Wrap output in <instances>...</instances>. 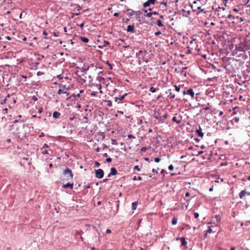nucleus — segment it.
Listing matches in <instances>:
<instances>
[{"label":"nucleus","instance_id":"nucleus-1","mask_svg":"<svg viewBox=\"0 0 250 250\" xmlns=\"http://www.w3.org/2000/svg\"><path fill=\"white\" fill-rule=\"evenodd\" d=\"M63 174L66 176V180H72L73 178V174L72 170L68 167L66 168L63 171Z\"/></svg>","mask_w":250,"mask_h":250},{"label":"nucleus","instance_id":"nucleus-2","mask_svg":"<svg viewBox=\"0 0 250 250\" xmlns=\"http://www.w3.org/2000/svg\"><path fill=\"white\" fill-rule=\"evenodd\" d=\"M216 11L218 12V16H219L220 18H230L231 17V15L230 14H222L221 12L225 11V9L224 7H221L219 6L216 9Z\"/></svg>","mask_w":250,"mask_h":250},{"label":"nucleus","instance_id":"nucleus-3","mask_svg":"<svg viewBox=\"0 0 250 250\" xmlns=\"http://www.w3.org/2000/svg\"><path fill=\"white\" fill-rule=\"evenodd\" d=\"M236 49L238 51L245 52L247 48L245 44V42H241L236 45Z\"/></svg>","mask_w":250,"mask_h":250},{"label":"nucleus","instance_id":"nucleus-4","mask_svg":"<svg viewBox=\"0 0 250 250\" xmlns=\"http://www.w3.org/2000/svg\"><path fill=\"white\" fill-rule=\"evenodd\" d=\"M168 114L166 113L163 116H161L159 114L155 115L154 118L159 120V122L163 123L165 122L166 119L167 118Z\"/></svg>","mask_w":250,"mask_h":250},{"label":"nucleus","instance_id":"nucleus-5","mask_svg":"<svg viewBox=\"0 0 250 250\" xmlns=\"http://www.w3.org/2000/svg\"><path fill=\"white\" fill-rule=\"evenodd\" d=\"M104 172L102 169L99 168L95 170V176L99 179L102 178L104 176Z\"/></svg>","mask_w":250,"mask_h":250},{"label":"nucleus","instance_id":"nucleus-6","mask_svg":"<svg viewBox=\"0 0 250 250\" xmlns=\"http://www.w3.org/2000/svg\"><path fill=\"white\" fill-rule=\"evenodd\" d=\"M184 95H188L191 96L192 98L194 97V92L192 88H189L187 90H184L183 92Z\"/></svg>","mask_w":250,"mask_h":250},{"label":"nucleus","instance_id":"nucleus-7","mask_svg":"<svg viewBox=\"0 0 250 250\" xmlns=\"http://www.w3.org/2000/svg\"><path fill=\"white\" fill-rule=\"evenodd\" d=\"M59 89L58 91V94L60 95L62 93H66L65 90H68V88L66 87L65 85L60 84L59 85Z\"/></svg>","mask_w":250,"mask_h":250},{"label":"nucleus","instance_id":"nucleus-8","mask_svg":"<svg viewBox=\"0 0 250 250\" xmlns=\"http://www.w3.org/2000/svg\"><path fill=\"white\" fill-rule=\"evenodd\" d=\"M246 195H250V193L246 191V189L242 190L239 194V196L240 199H242L243 197Z\"/></svg>","mask_w":250,"mask_h":250},{"label":"nucleus","instance_id":"nucleus-9","mask_svg":"<svg viewBox=\"0 0 250 250\" xmlns=\"http://www.w3.org/2000/svg\"><path fill=\"white\" fill-rule=\"evenodd\" d=\"M127 95V93H125L123 95H122V96H121L120 97H119V98H117V97H115L114 98V101L115 102L117 103L118 104H119V103H121V101H122L124 99V98H125V97Z\"/></svg>","mask_w":250,"mask_h":250},{"label":"nucleus","instance_id":"nucleus-10","mask_svg":"<svg viewBox=\"0 0 250 250\" xmlns=\"http://www.w3.org/2000/svg\"><path fill=\"white\" fill-rule=\"evenodd\" d=\"M176 240H180V241L181 242L182 246H185L186 249L188 248V247L187 246V242L185 237H178L176 238Z\"/></svg>","mask_w":250,"mask_h":250},{"label":"nucleus","instance_id":"nucleus-11","mask_svg":"<svg viewBox=\"0 0 250 250\" xmlns=\"http://www.w3.org/2000/svg\"><path fill=\"white\" fill-rule=\"evenodd\" d=\"M156 0H148L147 1L144 3L143 6L144 7H147L150 4H154L155 3Z\"/></svg>","mask_w":250,"mask_h":250},{"label":"nucleus","instance_id":"nucleus-12","mask_svg":"<svg viewBox=\"0 0 250 250\" xmlns=\"http://www.w3.org/2000/svg\"><path fill=\"white\" fill-rule=\"evenodd\" d=\"M117 173V170L115 167H111L110 172L108 174L107 177H110L111 175H115Z\"/></svg>","mask_w":250,"mask_h":250},{"label":"nucleus","instance_id":"nucleus-13","mask_svg":"<svg viewBox=\"0 0 250 250\" xmlns=\"http://www.w3.org/2000/svg\"><path fill=\"white\" fill-rule=\"evenodd\" d=\"M62 187L64 188H70V189H72L73 188V183H68L66 184H63L62 185Z\"/></svg>","mask_w":250,"mask_h":250},{"label":"nucleus","instance_id":"nucleus-14","mask_svg":"<svg viewBox=\"0 0 250 250\" xmlns=\"http://www.w3.org/2000/svg\"><path fill=\"white\" fill-rule=\"evenodd\" d=\"M134 30V25L133 24L129 25L127 27L126 31L128 32H133Z\"/></svg>","mask_w":250,"mask_h":250},{"label":"nucleus","instance_id":"nucleus-15","mask_svg":"<svg viewBox=\"0 0 250 250\" xmlns=\"http://www.w3.org/2000/svg\"><path fill=\"white\" fill-rule=\"evenodd\" d=\"M196 132L199 136L201 137H203L204 136V134L202 132L201 127H199V128L198 129H197Z\"/></svg>","mask_w":250,"mask_h":250},{"label":"nucleus","instance_id":"nucleus-16","mask_svg":"<svg viewBox=\"0 0 250 250\" xmlns=\"http://www.w3.org/2000/svg\"><path fill=\"white\" fill-rule=\"evenodd\" d=\"M60 115H61L60 113L58 111H55L53 113V117L55 119L59 118Z\"/></svg>","mask_w":250,"mask_h":250},{"label":"nucleus","instance_id":"nucleus-17","mask_svg":"<svg viewBox=\"0 0 250 250\" xmlns=\"http://www.w3.org/2000/svg\"><path fill=\"white\" fill-rule=\"evenodd\" d=\"M172 121L176 123L177 124L179 125L181 123V120L180 119L177 120V117L174 116L172 119Z\"/></svg>","mask_w":250,"mask_h":250},{"label":"nucleus","instance_id":"nucleus-18","mask_svg":"<svg viewBox=\"0 0 250 250\" xmlns=\"http://www.w3.org/2000/svg\"><path fill=\"white\" fill-rule=\"evenodd\" d=\"M138 205V202H133L131 204V208L133 210H135L136 209Z\"/></svg>","mask_w":250,"mask_h":250},{"label":"nucleus","instance_id":"nucleus-19","mask_svg":"<svg viewBox=\"0 0 250 250\" xmlns=\"http://www.w3.org/2000/svg\"><path fill=\"white\" fill-rule=\"evenodd\" d=\"M80 40L82 42H84V43H87L89 41V40L88 38H86V37H80Z\"/></svg>","mask_w":250,"mask_h":250},{"label":"nucleus","instance_id":"nucleus-20","mask_svg":"<svg viewBox=\"0 0 250 250\" xmlns=\"http://www.w3.org/2000/svg\"><path fill=\"white\" fill-rule=\"evenodd\" d=\"M22 116L21 115H19L17 118H18V119H16L14 121V123H17L18 122H24L23 120H21V118Z\"/></svg>","mask_w":250,"mask_h":250},{"label":"nucleus","instance_id":"nucleus-21","mask_svg":"<svg viewBox=\"0 0 250 250\" xmlns=\"http://www.w3.org/2000/svg\"><path fill=\"white\" fill-rule=\"evenodd\" d=\"M156 23H157V25L159 26V27H162V26H164V25L162 23V22L160 20H158L157 21H156Z\"/></svg>","mask_w":250,"mask_h":250},{"label":"nucleus","instance_id":"nucleus-22","mask_svg":"<svg viewBox=\"0 0 250 250\" xmlns=\"http://www.w3.org/2000/svg\"><path fill=\"white\" fill-rule=\"evenodd\" d=\"M134 14H135V15H136V19H138L140 17L141 12L139 11H135Z\"/></svg>","mask_w":250,"mask_h":250},{"label":"nucleus","instance_id":"nucleus-23","mask_svg":"<svg viewBox=\"0 0 250 250\" xmlns=\"http://www.w3.org/2000/svg\"><path fill=\"white\" fill-rule=\"evenodd\" d=\"M177 223V218L176 217L173 218L172 220V224L173 225H176Z\"/></svg>","mask_w":250,"mask_h":250},{"label":"nucleus","instance_id":"nucleus-24","mask_svg":"<svg viewBox=\"0 0 250 250\" xmlns=\"http://www.w3.org/2000/svg\"><path fill=\"white\" fill-rule=\"evenodd\" d=\"M214 218L216 219L217 222H219L221 220V216L220 215H215Z\"/></svg>","mask_w":250,"mask_h":250},{"label":"nucleus","instance_id":"nucleus-25","mask_svg":"<svg viewBox=\"0 0 250 250\" xmlns=\"http://www.w3.org/2000/svg\"><path fill=\"white\" fill-rule=\"evenodd\" d=\"M106 103H107V105L109 106V107H111L112 106V102L110 100H108L106 101Z\"/></svg>","mask_w":250,"mask_h":250},{"label":"nucleus","instance_id":"nucleus-26","mask_svg":"<svg viewBox=\"0 0 250 250\" xmlns=\"http://www.w3.org/2000/svg\"><path fill=\"white\" fill-rule=\"evenodd\" d=\"M102 69H103V68L101 67H96V70L99 69L97 73L98 74H101L102 72Z\"/></svg>","mask_w":250,"mask_h":250},{"label":"nucleus","instance_id":"nucleus-27","mask_svg":"<svg viewBox=\"0 0 250 250\" xmlns=\"http://www.w3.org/2000/svg\"><path fill=\"white\" fill-rule=\"evenodd\" d=\"M212 231V230L211 229V226H209L208 228V229L207 231V232L208 233H210Z\"/></svg>","mask_w":250,"mask_h":250},{"label":"nucleus","instance_id":"nucleus-28","mask_svg":"<svg viewBox=\"0 0 250 250\" xmlns=\"http://www.w3.org/2000/svg\"><path fill=\"white\" fill-rule=\"evenodd\" d=\"M174 87L175 88V90L177 92H179L180 90V89H181V87L180 86H177V85H174Z\"/></svg>","mask_w":250,"mask_h":250},{"label":"nucleus","instance_id":"nucleus-29","mask_svg":"<svg viewBox=\"0 0 250 250\" xmlns=\"http://www.w3.org/2000/svg\"><path fill=\"white\" fill-rule=\"evenodd\" d=\"M133 180L134 181L136 180L141 181L142 180V177L141 176H138L137 178H136V176H134V178H133Z\"/></svg>","mask_w":250,"mask_h":250},{"label":"nucleus","instance_id":"nucleus-30","mask_svg":"<svg viewBox=\"0 0 250 250\" xmlns=\"http://www.w3.org/2000/svg\"><path fill=\"white\" fill-rule=\"evenodd\" d=\"M143 53V51L142 50H140L138 52H137L136 54V57L137 58H139V56L141 55V54H142Z\"/></svg>","mask_w":250,"mask_h":250},{"label":"nucleus","instance_id":"nucleus-31","mask_svg":"<svg viewBox=\"0 0 250 250\" xmlns=\"http://www.w3.org/2000/svg\"><path fill=\"white\" fill-rule=\"evenodd\" d=\"M150 91L152 93H154L156 92V89L152 86L150 88Z\"/></svg>","mask_w":250,"mask_h":250},{"label":"nucleus","instance_id":"nucleus-32","mask_svg":"<svg viewBox=\"0 0 250 250\" xmlns=\"http://www.w3.org/2000/svg\"><path fill=\"white\" fill-rule=\"evenodd\" d=\"M160 161H161V159L159 157H157L154 159V161L156 163H159Z\"/></svg>","mask_w":250,"mask_h":250},{"label":"nucleus","instance_id":"nucleus-33","mask_svg":"<svg viewBox=\"0 0 250 250\" xmlns=\"http://www.w3.org/2000/svg\"><path fill=\"white\" fill-rule=\"evenodd\" d=\"M6 101H7V98H5L4 99H3L0 101V104H5L6 103Z\"/></svg>","mask_w":250,"mask_h":250},{"label":"nucleus","instance_id":"nucleus-34","mask_svg":"<svg viewBox=\"0 0 250 250\" xmlns=\"http://www.w3.org/2000/svg\"><path fill=\"white\" fill-rule=\"evenodd\" d=\"M197 9L198 10H200L201 12H204V13H206V12L205 11V9H202L201 6L198 7Z\"/></svg>","mask_w":250,"mask_h":250},{"label":"nucleus","instance_id":"nucleus-35","mask_svg":"<svg viewBox=\"0 0 250 250\" xmlns=\"http://www.w3.org/2000/svg\"><path fill=\"white\" fill-rule=\"evenodd\" d=\"M152 12H149L148 13H146V16L147 17L150 18L152 16Z\"/></svg>","mask_w":250,"mask_h":250},{"label":"nucleus","instance_id":"nucleus-36","mask_svg":"<svg viewBox=\"0 0 250 250\" xmlns=\"http://www.w3.org/2000/svg\"><path fill=\"white\" fill-rule=\"evenodd\" d=\"M146 149H147V148L146 147H143L141 148V151L142 152H145V151H146Z\"/></svg>","mask_w":250,"mask_h":250},{"label":"nucleus","instance_id":"nucleus-37","mask_svg":"<svg viewBox=\"0 0 250 250\" xmlns=\"http://www.w3.org/2000/svg\"><path fill=\"white\" fill-rule=\"evenodd\" d=\"M94 164H95V166L96 167H99L100 166V164L98 162H97V161H96L94 163Z\"/></svg>","mask_w":250,"mask_h":250},{"label":"nucleus","instance_id":"nucleus-38","mask_svg":"<svg viewBox=\"0 0 250 250\" xmlns=\"http://www.w3.org/2000/svg\"><path fill=\"white\" fill-rule=\"evenodd\" d=\"M174 168V167L172 165H170L168 166V169L170 170H172Z\"/></svg>","mask_w":250,"mask_h":250},{"label":"nucleus","instance_id":"nucleus-39","mask_svg":"<svg viewBox=\"0 0 250 250\" xmlns=\"http://www.w3.org/2000/svg\"><path fill=\"white\" fill-rule=\"evenodd\" d=\"M134 169H136L138 171H140V168H139V166H135L134 167Z\"/></svg>","mask_w":250,"mask_h":250},{"label":"nucleus","instance_id":"nucleus-40","mask_svg":"<svg viewBox=\"0 0 250 250\" xmlns=\"http://www.w3.org/2000/svg\"><path fill=\"white\" fill-rule=\"evenodd\" d=\"M32 100L34 101H37L38 100L37 97L35 96H33L32 97Z\"/></svg>","mask_w":250,"mask_h":250},{"label":"nucleus","instance_id":"nucleus-41","mask_svg":"<svg viewBox=\"0 0 250 250\" xmlns=\"http://www.w3.org/2000/svg\"><path fill=\"white\" fill-rule=\"evenodd\" d=\"M161 34H162V32L160 31H158L154 33L155 35L156 36H159V35H161Z\"/></svg>","mask_w":250,"mask_h":250},{"label":"nucleus","instance_id":"nucleus-42","mask_svg":"<svg viewBox=\"0 0 250 250\" xmlns=\"http://www.w3.org/2000/svg\"><path fill=\"white\" fill-rule=\"evenodd\" d=\"M128 138H129V139H135V137L131 135V134H129L128 135Z\"/></svg>","mask_w":250,"mask_h":250},{"label":"nucleus","instance_id":"nucleus-43","mask_svg":"<svg viewBox=\"0 0 250 250\" xmlns=\"http://www.w3.org/2000/svg\"><path fill=\"white\" fill-rule=\"evenodd\" d=\"M159 168H157V169H155L154 168H153L152 170V171L154 173H158V170H159Z\"/></svg>","mask_w":250,"mask_h":250},{"label":"nucleus","instance_id":"nucleus-44","mask_svg":"<svg viewBox=\"0 0 250 250\" xmlns=\"http://www.w3.org/2000/svg\"><path fill=\"white\" fill-rule=\"evenodd\" d=\"M135 13V12L133 10H131V12L130 13H128V15H129V16H132Z\"/></svg>","mask_w":250,"mask_h":250},{"label":"nucleus","instance_id":"nucleus-45","mask_svg":"<svg viewBox=\"0 0 250 250\" xmlns=\"http://www.w3.org/2000/svg\"><path fill=\"white\" fill-rule=\"evenodd\" d=\"M98 92H93L91 93V96H95Z\"/></svg>","mask_w":250,"mask_h":250},{"label":"nucleus","instance_id":"nucleus-46","mask_svg":"<svg viewBox=\"0 0 250 250\" xmlns=\"http://www.w3.org/2000/svg\"><path fill=\"white\" fill-rule=\"evenodd\" d=\"M77 9V11H80V10H81L82 8L79 5H77V7H76Z\"/></svg>","mask_w":250,"mask_h":250},{"label":"nucleus","instance_id":"nucleus-47","mask_svg":"<svg viewBox=\"0 0 250 250\" xmlns=\"http://www.w3.org/2000/svg\"><path fill=\"white\" fill-rule=\"evenodd\" d=\"M48 146L47 144H44L42 146V148H48Z\"/></svg>","mask_w":250,"mask_h":250},{"label":"nucleus","instance_id":"nucleus-48","mask_svg":"<svg viewBox=\"0 0 250 250\" xmlns=\"http://www.w3.org/2000/svg\"><path fill=\"white\" fill-rule=\"evenodd\" d=\"M112 161V159L111 158H107L106 159V162H107V163H109V162H111Z\"/></svg>","mask_w":250,"mask_h":250},{"label":"nucleus","instance_id":"nucleus-49","mask_svg":"<svg viewBox=\"0 0 250 250\" xmlns=\"http://www.w3.org/2000/svg\"><path fill=\"white\" fill-rule=\"evenodd\" d=\"M169 95L170 96H171V99H174L175 98V95L174 94H173L172 93H171V92L169 93Z\"/></svg>","mask_w":250,"mask_h":250},{"label":"nucleus","instance_id":"nucleus-50","mask_svg":"<svg viewBox=\"0 0 250 250\" xmlns=\"http://www.w3.org/2000/svg\"><path fill=\"white\" fill-rule=\"evenodd\" d=\"M42 153L43 154L45 155V154H48V151H47V150H45L43 151L42 152Z\"/></svg>","mask_w":250,"mask_h":250},{"label":"nucleus","instance_id":"nucleus-51","mask_svg":"<svg viewBox=\"0 0 250 250\" xmlns=\"http://www.w3.org/2000/svg\"><path fill=\"white\" fill-rule=\"evenodd\" d=\"M194 217L195 218H197L199 217V214L197 212L194 213Z\"/></svg>","mask_w":250,"mask_h":250},{"label":"nucleus","instance_id":"nucleus-52","mask_svg":"<svg viewBox=\"0 0 250 250\" xmlns=\"http://www.w3.org/2000/svg\"><path fill=\"white\" fill-rule=\"evenodd\" d=\"M161 173L164 174L165 173H167V171L164 170V169H163L161 171Z\"/></svg>","mask_w":250,"mask_h":250},{"label":"nucleus","instance_id":"nucleus-53","mask_svg":"<svg viewBox=\"0 0 250 250\" xmlns=\"http://www.w3.org/2000/svg\"><path fill=\"white\" fill-rule=\"evenodd\" d=\"M7 111H8V109L7 108H5L4 109H3V112H4V114H6L7 113Z\"/></svg>","mask_w":250,"mask_h":250},{"label":"nucleus","instance_id":"nucleus-54","mask_svg":"<svg viewBox=\"0 0 250 250\" xmlns=\"http://www.w3.org/2000/svg\"><path fill=\"white\" fill-rule=\"evenodd\" d=\"M42 107H41V108H40L38 110V112L39 113H41L42 112Z\"/></svg>","mask_w":250,"mask_h":250},{"label":"nucleus","instance_id":"nucleus-55","mask_svg":"<svg viewBox=\"0 0 250 250\" xmlns=\"http://www.w3.org/2000/svg\"><path fill=\"white\" fill-rule=\"evenodd\" d=\"M106 63H107V64H108V66H109V67H110V68L111 69H112V65H111V64H110L108 62H106Z\"/></svg>","mask_w":250,"mask_h":250},{"label":"nucleus","instance_id":"nucleus-56","mask_svg":"<svg viewBox=\"0 0 250 250\" xmlns=\"http://www.w3.org/2000/svg\"><path fill=\"white\" fill-rule=\"evenodd\" d=\"M162 4L165 5L166 6H167V3L166 2H164V1H163V2H162L161 3V5H162Z\"/></svg>","mask_w":250,"mask_h":250},{"label":"nucleus","instance_id":"nucleus-57","mask_svg":"<svg viewBox=\"0 0 250 250\" xmlns=\"http://www.w3.org/2000/svg\"><path fill=\"white\" fill-rule=\"evenodd\" d=\"M106 232L107 233H111V231L110 229H107L106 230Z\"/></svg>","mask_w":250,"mask_h":250},{"label":"nucleus","instance_id":"nucleus-58","mask_svg":"<svg viewBox=\"0 0 250 250\" xmlns=\"http://www.w3.org/2000/svg\"><path fill=\"white\" fill-rule=\"evenodd\" d=\"M223 111H220L219 113V116H222L223 115Z\"/></svg>","mask_w":250,"mask_h":250},{"label":"nucleus","instance_id":"nucleus-59","mask_svg":"<svg viewBox=\"0 0 250 250\" xmlns=\"http://www.w3.org/2000/svg\"><path fill=\"white\" fill-rule=\"evenodd\" d=\"M189 195H190V193H189V192H186V193L185 196H186V197H188V196H189Z\"/></svg>","mask_w":250,"mask_h":250},{"label":"nucleus","instance_id":"nucleus-60","mask_svg":"<svg viewBox=\"0 0 250 250\" xmlns=\"http://www.w3.org/2000/svg\"><path fill=\"white\" fill-rule=\"evenodd\" d=\"M83 26H84V23L83 22L81 23V24L80 25V27L81 28H83Z\"/></svg>","mask_w":250,"mask_h":250},{"label":"nucleus","instance_id":"nucleus-61","mask_svg":"<svg viewBox=\"0 0 250 250\" xmlns=\"http://www.w3.org/2000/svg\"><path fill=\"white\" fill-rule=\"evenodd\" d=\"M209 109H210V107L209 106H206V107L204 108V109L206 110H209Z\"/></svg>","mask_w":250,"mask_h":250},{"label":"nucleus","instance_id":"nucleus-62","mask_svg":"<svg viewBox=\"0 0 250 250\" xmlns=\"http://www.w3.org/2000/svg\"><path fill=\"white\" fill-rule=\"evenodd\" d=\"M233 120H234L235 122H238V121H239V118H234L233 119Z\"/></svg>","mask_w":250,"mask_h":250},{"label":"nucleus","instance_id":"nucleus-63","mask_svg":"<svg viewBox=\"0 0 250 250\" xmlns=\"http://www.w3.org/2000/svg\"><path fill=\"white\" fill-rule=\"evenodd\" d=\"M152 15H158V13L156 11H154V12H152Z\"/></svg>","mask_w":250,"mask_h":250},{"label":"nucleus","instance_id":"nucleus-64","mask_svg":"<svg viewBox=\"0 0 250 250\" xmlns=\"http://www.w3.org/2000/svg\"><path fill=\"white\" fill-rule=\"evenodd\" d=\"M113 15L115 17H117V16H118L119 14L118 13H114Z\"/></svg>","mask_w":250,"mask_h":250}]
</instances>
